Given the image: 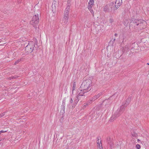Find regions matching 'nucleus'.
<instances>
[{"label":"nucleus","instance_id":"obj_1","mask_svg":"<svg viewBox=\"0 0 149 149\" xmlns=\"http://www.w3.org/2000/svg\"><path fill=\"white\" fill-rule=\"evenodd\" d=\"M92 82L91 80H87L84 81L82 83L79 91H84L83 92H86L91 90L89 88L92 86Z\"/></svg>","mask_w":149,"mask_h":149},{"label":"nucleus","instance_id":"obj_2","mask_svg":"<svg viewBox=\"0 0 149 149\" xmlns=\"http://www.w3.org/2000/svg\"><path fill=\"white\" fill-rule=\"evenodd\" d=\"M133 22L134 26L136 27V26H139V27L140 29L144 28L147 25L146 22L144 20L141 19H135Z\"/></svg>","mask_w":149,"mask_h":149},{"label":"nucleus","instance_id":"obj_3","mask_svg":"<svg viewBox=\"0 0 149 149\" xmlns=\"http://www.w3.org/2000/svg\"><path fill=\"white\" fill-rule=\"evenodd\" d=\"M36 44L35 42L33 41L29 42L28 45L25 47V50L28 54L33 51Z\"/></svg>","mask_w":149,"mask_h":149},{"label":"nucleus","instance_id":"obj_4","mask_svg":"<svg viewBox=\"0 0 149 149\" xmlns=\"http://www.w3.org/2000/svg\"><path fill=\"white\" fill-rule=\"evenodd\" d=\"M38 23V15L37 14L34 15L30 21V24L32 25L33 26L37 25Z\"/></svg>","mask_w":149,"mask_h":149},{"label":"nucleus","instance_id":"obj_5","mask_svg":"<svg viewBox=\"0 0 149 149\" xmlns=\"http://www.w3.org/2000/svg\"><path fill=\"white\" fill-rule=\"evenodd\" d=\"M113 3L106 5L104 8V11L105 12H110L112 10V7H114Z\"/></svg>","mask_w":149,"mask_h":149},{"label":"nucleus","instance_id":"obj_6","mask_svg":"<svg viewBox=\"0 0 149 149\" xmlns=\"http://www.w3.org/2000/svg\"><path fill=\"white\" fill-rule=\"evenodd\" d=\"M93 0H90L88 3V9L92 14L93 13V10L92 8L93 6Z\"/></svg>","mask_w":149,"mask_h":149},{"label":"nucleus","instance_id":"obj_7","mask_svg":"<svg viewBox=\"0 0 149 149\" xmlns=\"http://www.w3.org/2000/svg\"><path fill=\"white\" fill-rule=\"evenodd\" d=\"M122 1L121 0H116V5L115 7L114 8L113 10H114L117 9L119 6L121 5Z\"/></svg>","mask_w":149,"mask_h":149},{"label":"nucleus","instance_id":"obj_8","mask_svg":"<svg viewBox=\"0 0 149 149\" xmlns=\"http://www.w3.org/2000/svg\"><path fill=\"white\" fill-rule=\"evenodd\" d=\"M70 5L69 4L68 5L65 10L64 16H69L68 14L70 11Z\"/></svg>","mask_w":149,"mask_h":149},{"label":"nucleus","instance_id":"obj_9","mask_svg":"<svg viewBox=\"0 0 149 149\" xmlns=\"http://www.w3.org/2000/svg\"><path fill=\"white\" fill-rule=\"evenodd\" d=\"M69 16H64L62 21V24L63 25L66 24L68 20Z\"/></svg>","mask_w":149,"mask_h":149},{"label":"nucleus","instance_id":"obj_10","mask_svg":"<svg viewBox=\"0 0 149 149\" xmlns=\"http://www.w3.org/2000/svg\"><path fill=\"white\" fill-rule=\"evenodd\" d=\"M57 5V3L55 1H54L52 5V11L54 13H55L56 11V6Z\"/></svg>","mask_w":149,"mask_h":149},{"label":"nucleus","instance_id":"obj_11","mask_svg":"<svg viewBox=\"0 0 149 149\" xmlns=\"http://www.w3.org/2000/svg\"><path fill=\"white\" fill-rule=\"evenodd\" d=\"M97 149H103L101 140L97 141Z\"/></svg>","mask_w":149,"mask_h":149},{"label":"nucleus","instance_id":"obj_12","mask_svg":"<svg viewBox=\"0 0 149 149\" xmlns=\"http://www.w3.org/2000/svg\"><path fill=\"white\" fill-rule=\"evenodd\" d=\"M73 102V100L72 98H71L69 101V103L67 105V107L70 109L72 108Z\"/></svg>","mask_w":149,"mask_h":149},{"label":"nucleus","instance_id":"obj_13","mask_svg":"<svg viewBox=\"0 0 149 149\" xmlns=\"http://www.w3.org/2000/svg\"><path fill=\"white\" fill-rule=\"evenodd\" d=\"M131 136L133 137H136L137 136V134L135 130L132 129L131 130Z\"/></svg>","mask_w":149,"mask_h":149},{"label":"nucleus","instance_id":"obj_14","mask_svg":"<svg viewBox=\"0 0 149 149\" xmlns=\"http://www.w3.org/2000/svg\"><path fill=\"white\" fill-rule=\"evenodd\" d=\"M129 47L127 45H126L125 47L123 48V52H127L129 51Z\"/></svg>","mask_w":149,"mask_h":149},{"label":"nucleus","instance_id":"obj_15","mask_svg":"<svg viewBox=\"0 0 149 149\" xmlns=\"http://www.w3.org/2000/svg\"><path fill=\"white\" fill-rule=\"evenodd\" d=\"M102 93L100 92L97 95H96L94 96V100H96L99 97H100L101 95H102Z\"/></svg>","mask_w":149,"mask_h":149},{"label":"nucleus","instance_id":"obj_16","mask_svg":"<svg viewBox=\"0 0 149 149\" xmlns=\"http://www.w3.org/2000/svg\"><path fill=\"white\" fill-rule=\"evenodd\" d=\"M79 101V100H75L74 101V103L73 104L72 108H74L77 104V103Z\"/></svg>","mask_w":149,"mask_h":149},{"label":"nucleus","instance_id":"obj_17","mask_svg":"<svg viewBox=\"0 0 149 149\" xmlns=\"http://www.w3.org/2000/svg\"><path fill=\"white\" fill-rule=\"evenodd\" d=\"M65 101H63V103H62V106L63 107L62 108V110L64 112V111H65Z\"/></svg>","mask_w":149,"mask_h":149},{"label":"nucleus","instance_id":"obj_18","mask_svg":"<svg viewBox=\"0 0 149 149\" xmlns=\"http://www.w3.org/2000/svg\"><path fill=\"white\" fill-rule=\"evenodd\" d=\"M129 21L127 19H125L123 22V24L125 26H127L129 23Z\"/></svg>","mask_w":149,"mask_h":149},{"label":"nucleus","instance_id":"obj_19","mask_svg":"<svg viewBox=\"0 0 149 149\" xmlns=\"http://www.w3.org/2000/svg\"><path fill=\"white\" fill-rule=\"evenodd\" d=\"M76 82H74L73 83V86L72 87V93H73V91L75 89L76 87Z\"/></svg>","mask_w":149,"mask_h":149},{"label":"nucleus","instance_id":"obj_20","mask_svg":"<svg viewBox=\"0 0 149 149\" xmlns=\"http://www.w3.org/2000/svg\"><path fill=\"white\" fill-rule=\"evenodd\" d=\"M80 91V92H79V96H83L84 94L86 92H83L84 91Z\"/></svg>","mask_w":149,"mask_h":149},{"label":"nucleus","instance_id":"obj_21","mask_svg":"<svg viewBox=\"0 0 149 149\" xmlns=\"http://www.w3.org/2000/svg\"><path fill=\"white\" fill-rule=\"evenodd\" d=\"M21 61V59H19L16 61L15 63L14 64L15 65Z\"/></svg>","mask_w":149,"mask_h":149},{"label":"nucleus","instance_id":"obj_22","mask_svg":"<svg viewBox=\"0 0 149 149\" xmlns=\"http://www.w3.org/2000/svg\"><path fill=\"white\" fill-rule=\"evenodd\" d=\"M136 147L137 149H140L141 148V147L139 144H138L136 145Z\"/></svg>","mask_w":149,"mask_h":149},{"label":"nucleus","instance_id":"obj_23","mask_svg":"<svg viewBox=\"0 0 149 149\" xmlns=\"http://www.w3.org/2000/svg\"><path fill=\"white\" fill-rule=\"evenodd\" d=\"M5 112H4L2 113V114H0V118H1L4 116L5 114Z\"/></svg>","mask_w":149,"mask_h":149},{"label":"nucleus","instance_id":"obj_24","mask_svg":"<svg viewBox=\"0 0 149 149\" xmlns=\"http://www.w3.org/2000/svg\"><path fill=\"white\" fill-rule=\"evenodd\" d=\"M119 115H116V116H115V115H113V116H112V117H111V119L112 120V119H113V118H114V117H118V116H119Z\"/></svg>","mask_w":149,"mask_h":149},{"label":"nucleus","instance_id":"obj_25","mask_svg":"<svg viewBox=\"0 0 149 149\" xmlns=\"http://www.w3.org/2000/svg\"><path fill=\"white\" fill-rule=\"evenodd\" d=\"M113 22V19H110L109 20V22L110 23H112Z\"/></svg>","mask_w":149,"mask_h":149},{"label":"nucleus","instance_id":"obj_26","mask_svg":"<svg viewBox=\"0 0 149 149\" xmlns=\"http://www.w3.org/2000/svg\"><path fill=\"white\" fill-rule=\"evenodd\" d=\"M7 132V131L1 130V131H0V134L5 133V132Z\"/></svg>","mask_w":149,"mask_h":149},{"label":"nucleus","instance_id":"obj_27","mask_svg":"<svg viewBox=\"0 0 149 149\" xmlns=\"http://www.w3.org/2000/svg\"><path fill=\"white\" fill-rule=\"evenodd\" d=\"M79 96H77L76 97V98L75 99V100H79Z\"/></svg>","mask_w":149,"mask_h":149},{"label":"nucleus","instance_id":"obj_28","mask_svg":"<svg viewBox=\"0 0 149 149\" xmlns=\"http://www.w3.org/2000/svg\"><path fill=\"white\" fill-rule=\"evenodd\" d=\"M117 34L116 33V34H115V36H117Z\"/></svg>","mask_w":149,"mask_h":149},{"label":"nucleus","instance_id":"obj_29","mask_svg":"<svg viewBox=\"0 0 149 149\" xmlns=\"http://www.w3.org/2000/svg\"><path fill=\"white\" fill-rule=\"evenodd\" d=\"M87 105H88V104H86V105H85L84 106H87Z\"/></svg>","mask_w":149,"mask_h":149},{"label":"nucleus","instance_id":"obj_30","mask_svg":"<svg viewBox=\"0 0 149 149\" xmlns=\"http://www.w3.org/2000/svg\"><path fill=\"white\" fill-rule=\"evenodd\" d=\"M147 64L148 65H149V64L148 63H147Z\"/></svg>","mask_w":149,"mask_h":149},{"label":"nucleus","instance_id":"obj_31","mask_svg":"<svg viewBox=\"0 0 149 149\" xmlns=\"http://www.w3.org/2000/svg\"><path fill=\"white\" fill-rule=\"evenodd\" d=\"M54 142H55V141H54V142H53V144H54Z\"/></svg>","mask_w":149,"mask_h":149},{"label":"nucleus","instance_id":"obj_32","mask_svg":"<svg viewBox=\"0 0 149 149\" xmlns=\"http://www.w3.org/2000/svg\"><path fill=\"white\" fill-rule=\"evenodd\" d=\"M117 112H116V113L115 114H116Z\"/></svg>","mask_w":149,"mask_h":149},{"label":"nucleus","instance_id":"obj_33","mask_svg":"<svg viewBox=\"0 0 149 149\" xmlns=\"http://www.w3.org/2000/svg\"><path fill=\"white\" fill-rule=\"evenodd\" d=\"M92 101V100H91V102Z\"/></svg>","mask_w":149,"mask_h":149},{"label":"nucleus","instance_id":"obj_34","mask_svg":"<svg viewBox=\"0 0 149 149\" xmlns=\"http://www.w3.org/2000/svg\"><path fill=\"white\" fill-rule=\"evenodd\" d=\"M115 39H114V41H115Z\"/></svg>","mask_w":149,"mask_h":149},{"label":"nucleus","instance_id":"obj_35","mask_svg":"<svg viewBox=\"0 0 149 149\" xmlns=\"http://www.w3.org/2000/svg\"><path fill=\"white\" fill-rule=\"evenodd\" d=\"M118 110H117V111L118 112Z\"/></svg>","mask_w":149,"mask_h":149},{"label":"nucleus","instance_id":"obj_36","mask_svg":"<svg viewBox=\"0 0 149 149\" xmlns=\"http://www.w3.org/2000/svg\"><path fill=\"white\" fill-rule=\"evenodd\" d=\"M137 140H139V139H138L137 138Z\"/></svg>","mask_w":149,"mask_h":149},{"label":"nucleus","instance_id":"obj_37","mask_svg":"<svg viewBox=\"0 0 149 149\" xmlns=\"http://www.w3.org/2000/svg\"><path fill=\"white\" fill-rule=\"evenodd\" d=\"M0 42H1V41H0Z\"/></svg>","mask_w":149,"mask_h":149},{"label":"nucleus","instance_id":"obj_38","mask_svg":"<svg viewBox=\"0 0 149 149\" xmlns=\"http://www.w3.org/2000/svg\"><path fill=\"white\" fill-rule=\"evenodd\" d=\"M148 33H149V32Z\"/></svg>","mask_w":149,"mask_h":149}]
</instances>
